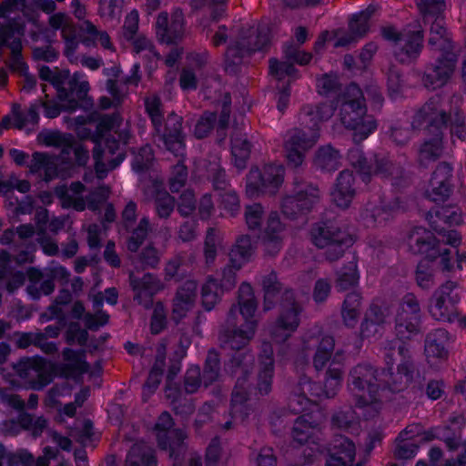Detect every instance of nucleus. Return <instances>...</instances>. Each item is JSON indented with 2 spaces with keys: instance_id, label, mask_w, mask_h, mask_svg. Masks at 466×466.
Here are the masks:
<instances>
[{
  "instance_id": "obj_41",
  "label": "nucleus",
  "mask_w": 466,
  "mask_h": 466,
  "mask_svg": "<svg viewBox=\"0 0 466 466\" xmlns=\"http://www.w3.org/2000/svg\"><path fill=\"white\" fill-rule=\"evenodd\" d=\"M256 249V242L248 234L239 236L229 252V258L242 265L248 263Z\"/></svg>"
},
{
  "instance_id": "obj_5",
  "label": "nucleus",
  "mask_w": 466,
  "mask_h": 466,
  "mask_svg": "<svg viewBox=\"0 0 466 466\" xmlns=\"http://www.w3.org/2000/svg\"><path fill=\"white\" fill-rule=\"evenodd\" d=\"M311 243L323 249V257L329 262L341 258L345 251L352 246V236L343 228L339 219L331 212L325 213L309 229Z\"/></svg>"
},
{
  "instance_id": "obj_38",
  "label": "nucleus",
  "mask_w": 466,
  "mask_h": 466,
  "mask_svg": "<svg viewBox=\"0 0 466 466\" xmlns=\"http://www.w3.org/2000/svg\"><path fill=\"white\" fill-rule=\"evenodd\" d=\"M336 275L335 288L338 291H345L356 287L360 279L357 258L353 257Z\"/></svg>"
},
{
  "instance_id": "obj_8",
  "label": "nucleus",
  "mask_w": 466,
  "mask_h": 466,
  "mask_svg": "<svg viewBox=\"0 0 466 466\" xmlns=\"http://www.w3.org/2000/svg\"><path fill=\"white\" fill-rule=\"evenodd\" d=\"M292 190L283 198L281 212L289 219L295 220L312 211L319 202L321 192L317 184L296 176L292 182Z\"/></svg>"
},
{
  "instance_id": "obj_39",
  "label": "nucleus",
  "mask_w": 466,
  "mask_h": 466,
  "mask_svg": "<svg viewBox=\"0 0 466 466\" xmlns=\"http://www.w3.org/2000/svg\"><path fill=\"white\" fill-rule=\"evenodd\" d=\"M16 374L22 379H34L43 377L46 368V360L40 357L24 358L13 364Z\"/></svg>"
},
{
  "instance_id": "obj_22",
  "label": "nucleus",
  "mask_w": 466,
  "mask_h": 466,
  "mask_svg": "<svg viewBox=\"0 0 466 466\" xmlns=\"http://www.w3.org/2000/svg\"><path fill=\"white\" fill-rule=\"evenodd\" d=\"M337 108L335 100L320 102L318 104H306L301 106L299 120L300 126L307 129L319 132V123L329 120Z\"/></svg>"
},
{
  "instance_id": "obj_57",
  "label": "nucleus",
  "mask_w": 466,
  "mask_h": 466,
  "mask_svg": "<svg viewBox=\"0 0 466 466\" xmlns=\"http://www.w3.org/2000/svg\"><path fill=\"white\" fill-rule=\"evenodd\" d=\"M331 425L341 431H357L359 422L352 409L339 410L331 417Z\"/></svg>"
},
{
  "instance_id": "obj_55",
  "label": "nucleus",
  "mask_w": 466,
  "mask_h": 466,
  "mask_svg": "<svg viewBox=\"0 0 466 466\" xmlns=\"http://www.w3.org/2000/svg\"><path fill=\"white\" fill-rule=\"evenodd\" d=\"M55 195L61 200V205L64 208H74L76 211H84L86 203L82 197H73L68 192L66 185H59L55 187Z\"/></svg>"
},
{
  "instance_id": "obj_1",
  "label": "nucleus",
  "mask_w": 466,
  "mask_h": 466,
  "mask_svg": "<svg viewBox=\"0 0 466 466\" xmlns=\"http://www.w3.org/2000/svg\"><path fill=\"white\" fill-rule=\"evenodd\" d=\"M263 309L270 310L279 299V314L269 328L271 339L283 343L297 330L300 323L302 306L297 301L291 288H284L275 270L262 276Z\"/></svg>"
},
{
  "instance_id": "obj_56",
  "label": "nucleus",
  "mask_w": 466,
  "mask_h": 466,
  "mask_svg": "<svg viewBox=\"0 0 466 466\" xmlns=\"http://www.w3.org/2000/svg\"><path fill=\"white\" fill-rule=\"evenodd\" d=\"M149 231V220L144 217L140 219L137 227L134 228L132 235L128 238L127 248L128 251L137 253L140 246L146 240Z\"/></svg>"
},
{
  "instance_id": "obj_58",
  "label": "nucleus",
  "mask_w": 466,
  "mask_h": 466,
  "mask_svg": "<svg viewBox=\"0 0 466 466\" xmlns=\"http://www.w3.org/2000/svg\"><path fill=\"white\" fill-rule=\"evenodd\" d=\"M155 209L160 218H168L176 206V199L167 191H158L154 200Z\"/></svg>"
},
{
  "instance_id": "obj_26",
  "label": "nucleus",
  "mask_w": 466,
  "mask_h": 466,
  "mask_svg": "<svg viewBox=\"0 0 466 466\" xmlns=\"http://www.w3.org/2000/svg\"><path fill=\"white\" fill-rule=\"evenodd\" d=\"M198 284L194 280H187L177 289L173 299L171 319L178 324L193 308L197 297Z\"/></svg>"
},
{
  "instance_id": "obj_31",
  "label": "nucleus",
  "mask_w": 466,
  "mask_h": 466,
  "mask_svg": "<svg viewBox=\"0 0 466 466\" xmlns=\"http://www.w3.org/2000/svg\"><path fill=\"white\" fill-rule=\"evenodd\" d=\"M310 379L303 376L299 378L298 385L289 397L288 408L294 414L305 411L310 403L308 392L311 390Z\"/></svg>"
},
{
  "instance_id": "obj_6",
  "label": "nucleus",
  "mask_w": 466,
  "mask_h": 466,
  "mask_svg": "<svg viewBox=\"0 0 466 466\" xmlns=\"http://www.w3.org/2000/svg\"><path fill=\"white\" fill-rule=\"evenodd\" d=\"M270 45V29L267 25L243 28L235 44L230 45L225 54V71L236 75L244 58L257 51H264Z\"/></svg>"
},
{
  "instance_id": "obj_4",
  "label": "nucleus",
  "mask_w": 466,
  "mask_h": 466,
  "mask_svg": "<svg viewBox=\"0 0 466 466\" xmlns=\"http://www.w3.org/2000/svg\"><path fill=\"white\" fill-rule=\"evenodd\" d=\"M384 350L388 368L379 370L380 393L386 390L400 392L413 379L415 364L412 355L407 345L400 341H387Z\"/></svg>"
},
{
  "instance_id": "obj_36",
  "label": "nucleus",
  "mask_w": 466,
  "mask_h": 466,
  "mask_svg": "<svg viewBox=\"0 0 466 466\" xmlns=\"http://www.w3.org/2000/svg\"><path fill=\"white\" fill-rule=\"evenodd\" d=\"M397 204L367 207L360 214L367 227H375L390 220L399 209Z\"/></svg>"
},
{
  "instance_id": "obj_10",
  "label": "nucleus",
  "mask_w": 466,
  "mask_h": 466,
  "mask_svg": "<svg viewBox=\"0 0 466 466\" xmlns=\"http://www.w3.org/2000/svg\"><path fill=\"white\" fill-rule=\"evenodd\" d=\"M421 309L413 293H407L400 300L395 316V334L397 339L405 344L422 332Z\"/></svg>"
},
{
  "instance_id": "obj_27",
  "label": "nucleus",
  "mask_w": 466,
  "mask_h": 466,
  "mask_svg": "<svg viewBox=\"0 0 466 466\" xmlns=\"http://www.w3.org/2000/svg\"><path fill=\"white\" fill-rule=\"evenodd\" d=\"M448 207H437L431 208L426 216L431 228L441 238L444 244L457 247L461 243L459 233L448 227Z\"/></svg>"
},
{
  "instance_id": "obj_48",
  "label": "nucleus",
  "mask_w": 466,
  "mask_h": 466,
  "mask_svg": "<svg viewBox=\"0 0 466 466\" xmlns=\"http://www.w3.org/2000/svg\"><path fill=\"white\" fill-rule=\"evenodd\" d=\"M131 262L137 270L155 268L159 263L158 251L152 245H148L140 253L132 256Z\"/></svg>"
},
{
  "instance_id": "obj_62",
  "label": "nucleus",
  "mask_w": 466,
  "mask_h": 466,
  "mask_svg": "<svg viewBox=\"0 0 466 466\" xmlns=\"http://www.w3.org/2000/svg\"><path fill=\"white\" fill-rule=\"evenodd\" d=\"M313 425L305 415L296 419L292 428V438L299 444L306 443L312 435Z\"/></svg>"
},
{
  "instance_id": "obj_14",
  "label": "nucleus",
  "mask_w": 466,
  "mask_h": 466,
  "mask_svg": "<svg viewBox=\"0 0 466 466\" xmlns=\"http://www.w3.org/2000/svg\"><path fill=\"white\" fill-rule=\"evenodd\" d=\"M457 60L455 53L441 54L434 63L428 64L423 71L417 74L421 85L431 91L444 86L455 70Z\"/></svg>"
},
{
  "instance_id": "obj_49",
  "label": "nucleus",
  "mask_w": 466,
  "mask_h": 466,
  "mask_svg": "<svg viewBox=\"0 0 466 466\" xmlns=\"http://www.w3.org/2000/svg\"><path fill=\"white\" fill-rule=\"evenodd\" d=\"M404 79L401 70L394 65L389 66L387 72V91L390 99L396 100L403 96Z\"/></svg>"
},
{
  "instance_id": "obj_30",
  "label": "nucleus",
  "mask_w": 466,
  "mask_h": 466,
  "mask_svg": "<svg viewBox=\"0 0 466 466\" xmlns=\"http://www.w3.org/2000/svg\"><path fill=\"white\" fill-rule=\"evenodd\" d=\"M354 180L352 171L346 169L339 173L335 189L331 194L332 199L338 207L347 208L350 206L355 196Z\"/></svg>"
},
{
  "instance_id": "obj_35",
  "label": "nucleus",
  "mask_w": 466,
  "mask_h": 466,
  "mask_svg": "<svg viewBox=\"0 0 466 466\" xmlns=\"http://www.w3.org/2000/svg\"><path fill=\"white\" fill-rule=\"evenodd\" d=\"M258 303L253 293L250 284L243 282L238 288V307L232 306L236 309V313L239 311L245 320L243 325L248 327V322L256 321L253 317L257 310Z\"/></svg>"
},
{
  "instance_id": "obj_12",
  "label": "nucleus",
  "mask_w": 466,
  "mask_h": 466,
  "mask_svg": "<svg viewBox=\"0 0 466 466\" xmlns=\"http://www.w3.org/2000/svg\"><path fill=\"white\" fill-rule=\"evenodd\" d=\"M165 126L159 124V130L153 127L155 142H161L163 147L176 157H184L186 150V134L183 131V117L175 112L169 113L165 119Z\"/></svg>"
},
{
  "instance_id": "obj_45",
  "label": "nucleus",
  "mask_w": 466,
  "mask_h": 466,
  "mask_svg": "<svg viewBox=\"0 0 466 466\" xmlns=\"http://www.w3.org/2000/svg\"><path fill=\"white\" fill-rule=\"evenodd\" d=\"M436 260L422 258L417 266L415 279L417 285L422 289H430L435 284L434 270Z\"/></svg>"
},
{
  "instance_id": "obj_51",
  "label": "nucleus",
  "mask_w": 466,
  "mask_h": 466,
  "mask_svg": "<svg viewBox=\"0 0 466 466\" xmlns=\"http://www.w3.org/2000/svg\"><path fill=\"white\" fill-rule=\"evenodd\" d=\"M375 12V8L368 6L360 14L354 15L349 22V30L358 38L363 37L369 31V20Z\"/></svg>"
},
{
  "instance_id": "obj_61",
  "label": "nucleus",
  "mask_w": 466,
  "mask_h": 466,
  "mask_svg": "<svg viewBox=\"0 0 466 466\" xmlns=\"http://www.w3.org/2000/svg\"><path fill=\"white\" fill-rule=\"evenodd\" d=\"M231 96L229 93H225L221 102V110L217 123V134L219 140L225 139L227 133L226 130L228 127L229 117L231 113Z\"/></svg>"
},
{
  "instance_id": "obj_43",
  "label": "nucleus",
  "mask_w": 466,
  "mask_h": 466,
  "mask_svg": "<svg viewBox=\"0 0 466 466\" xmlns=\"http://www.w3.org/2000/svg\"><path fill=\"white\" fill-rule=\"evenodd\" d=\"M63 356L65 360L71 361V363L66 364L63 368L66 377H73L76 372L79 374L88 372L90 366L85 360L84 350L77 352L67 348L63 350Z\"/></svg>"
},
{
  "instance_id": "obj_42",
  "label": "nucleus",
  "mask_w": 466,
  "mask_h": 466,
  "mask_svg": "<svg viewBox=\"0 0 466 466\" xmlns=\"http://www.w3.org/2000/svg\"><path fill=\"white\" fill-rule=\"evenodd\" d=\"M341 156L339 151L330 145L320 147L316 152L315 165L317 167L331 172L339 168Z\"/></svg>"
},
{
  "instance_id": "obj_63",
  "label": "nucleus",
  "mask_w": 466,
  "mask_h": 466,
  "mask_svg": "<svg viewBox=\"0 0 466 466\" xmlns=\"http://www.w3.org/2000/svg\"><path fill=\"white\" fill-rule=\"evenodd\" d=\"M244 265L237 262L235 260H231L229 258L228 263L225 266L222 270V278L218 285L225 291H229L233 289L237 283V272L243 267Z\"/></svg>"
},
{
  "instance_id": "obj_20",
  "label": "nucleus",
  "mask_w": 466,
  "mask_h": 466,
  "mask_svg": "<svg viewBox=\"0 0 466 466\" xmlns=\"http://www.w3.org/2000/svg\"><path fill=\"white\" fill-rule=\"evenodd\" d=\"M441 242L432 232L423 227H414L408 234V246L414 255H425L424 258L436 260L441 254Z\"/></svg>"
},
{
  "instance_id": "obj_37",
  "label": "nucleus",
  "mask_w": 466,
  "mask_h": 466,
  "mask_svg": "<svg viewBox=\"0 0 466 466\" xmlns=\"http://www.w3.org/2000/svg\"><path fill=\"white\" fill-rule=\"evenodd\" d=\"M252 145L246 135L234 131L231 135V153L235 166L238 169H244L249 159Z\"/></svg>"
},
{
  "instance_id": "obj_2",
  "label": "nucleus",
  "mask_w": 466,
  "mask_h": 466,
  "mask_svg": "<svg viewBox=\"0 0 466 466\" xmlns=\"http://www.w3.org/2000/svg\"><path fill=\"white\" fill-rule=\"evenodd\" d=\"M450 116L442 106L441 98L438 96L431 97L414 114L411 127L420 129L427 123L425 130L429 137L425 138L417 150V162L420 167L426 168L431 162L438 160L444 149L443 130L447 128Z\"/></svg>"
},
{
  "instance_id": "obj_40",
  "label": "nucleus",
  "mask_w": 466,
  "mask_h": 466,
  "mask_svg": "<svg viewBox=\"0 0 466 466\" xmlns=\"http://www.w3.org/2000/svg\"><path fill=\"white\" fill-rule=\"evenodd\" d=\"M221 374V362L219 353L215 349L208 351L203 371L201 372L203 385L205 388L212 385L218 380Z\"/></svg>"
},
{
  "instance_id": "obj_28",
  "label": "nucleus",
  "mask_w": 466,
  "mask_h": 466,
  "mask_svg": "<svg viewBox=\"0 0 466 466\" xmlns=\"http://www.w3.org/2000/svg\"><path fill=\"white\" fill-rule=\"evenodd\" d=\"M427 25H430L429 46L434 51H440L441 54L455 53L454 43L445 27L444 16L432 19Z\"/></svg>"
},
{
  "instance_id": "obj_9",
  "label": "nucleus",
  "mask_w": 466,
  "mask_h": 466,
  "mask_svg": "<svg viewBox=\"0 0 466 466\" xmlns=\"http://www.w3.org/2000/svg\"><path fill=\"white\" fill-rule=\"evenodd\" d=\"M348 157L365 182L370 181L372 175L390 179L401 178L404 175L403 167L383 152L374 153L368 158L360 148L355 147L349 151Z\"/></svg>"
},
{
  "instance_id": "obj_59",
  "label": "nucleus",
  "mask_w": 466,
  "mask_h": 466,
  "mask_svg": "<svg viewBox=\"0 0 466 466\" xmlns=\"http://www.w3.org/2000/svg\"><path fill=\"white\" fill-rule=\"evenodd\" d=\"M118 118L119 116L117 114L103 116L96 125V133L91 135L90 131L84 129L83 134H81V137H90L91 140H94V138L103 139L104 137H106V133L109 132L111 129L114 128Z\"/></svg>"
},
{
  "instance_id": "obj_47",
  "label": "nucleus",
  "mask_w": 466,
  "mask_h": 466,
  "mask_svg": "<svg viewBox=\"0 0 466 466\" xmlns=\"http://www.w3.org/2000/svg\"><path fill=\"white\" fill-rule=\"evenodd\" d=\"M335 339L332 336H324L319 342L313 357V366L316 370H322L331 358L334 350Z\"/></svg>"
},
{
  "instance_id": "obj_11",
  "label": "nucleus",
  "mask_w": 466,
  "mask_h": 466,
  "mask_svg": "<svg viewBox=\"0 0 466 466\" xmlns=\"http://www.w3.org/2000/svg\"><path fill=\"white\" fill-rule=\"evenodd\" d=\"M460 300L456 283L447 281L434 291L431 299L430 313L437 320L453 322L460 315Z\"/></svg>"
},
{
  "instance_id": "obj_15",
  "label": "nucleus",
  "mask_w": 466,
  "mask_h": 466,
  "mask_svg": "<svg viewBox=\"0 0 466 466\" xmlns=\"http://www.w3.org/2000/svg\"><path fill=\"white\" fill-rule=\"evenodd\" d=\"M257 321L248 322V327L241 324L237 325L236 309L231 308L228 314L226 325L219 333L220 345L224 349H230L236 351L248 350L247 345L255 334Z\"/></svg>"
},
{
  "instance_id": "obj_34",
  "label": "nucleus",
  "mask_w": 466,
  "mask_h": 466,
  "mask_svg": "<svg viewBox=\"0 0 466 466\" xmlns=\"http://www.w3.org/2000/svg\"><path fill=\"white\" fill-rule=\"evenodd\" d=\"M66 85V86H65V89L67 96L64 102H67V109L73 111L80 106V101H85L86 99L89 84L87 81L80 82L79 76L76 73L73 76H69Z\"/></svg>"
},
{
  "instance_id": "obj_17",
  "label": "nucleus",
  "mask_w": 466,
  "mask_h": 466,
  "mask_svg": "<svg viewBox=\"0 0 466 466\" xmlns=\"http://www.w3.org/2000/svg\"><path fill=\"white\" fill-rule=\"evenodd\" d=\"M283 183V171L275 166H267L260 171L252 167L247 175L246 193L254 198L259 194L274 195Z\"/></svg>"
},
{
  "instance_id": "obj_60",
  "label": "nucleus",
  "mask_w": 466,
  "mask_h": 466,
  "mask_svg": "<svg viewBox=\"0 0 466 466\" xmlns=\"http://www.w3.org/2000/svg\"><path fill=\"white\" fill-rule=\"evenodd\" d=\"M218 123L216 112L205 111L197 121L194 135L198 139L207 137Z\"/></svg>"
},
{
  "instance_id": "obj_18",
  "label": "nucleus",
  "mask_w": 466,
  "mask_h": 466,
  "mask_svg": "<svg viewBox=\"0 0 466 466\" xmlns=\"http://www.w3.org/2000/svg\"><path fill=\"white\" fill-rule=\"evenodd\" d=\"M185 34V18L181 9L171 14L170 20L167 12H161L156 22V35L159 43L177 45L182 41Z\"/></svg>"
},
{
  "instance_id": "obj_13",
  "label": "nucleus",
  "mask_w": 466,
  "mask_h": 466,
  "mask_svg": "<svg viewBox=\"0 0 466 466\" xmlns=\"http://www.w3.org/2000/svg\"><path fill=\"white\" fill-rule=\"evenodd\" d=\"M319 137L317 130L293 128L288 133L284 147L289 167L298 168L305 158V153L314 147Z\"/></svg>"
},
{
  "instance_id": "obj_52",
  "label": "nucleus",
  "mask_w": 466,
  "mask_h": 466,
  "mask_svg": "<svg viewBox=\"0 0 466 466\" xmlns=\"http://www.w3.org/2000/svg\"><path fill=\"white\" fill-rule=\"evenodd\" d=\"M274 375V361L271 358H267V361L262 366L258 374V382L256 390L261 396L268 395L272 389V379Z\"/></svg>"
},
{
  "instance_id": "obj_64",
  "label": "nucleus",
  "mask_w": 466,
  "mask_h": 466,
  "mask_svg": "<svg viewBox=\"0 0 466 466\" xmlns=\"http://www.w3.org/2000/svg\"><path fill=\"white\" fill-rule=\"evenodd\" d=\"M8 48L11 50V61L9 63V67L13 71L19 72L21 75L24 72H26L27 66L26 64L23 61L22 58V42L21 39L14 38L9 44Z\"/></svg>"
},
{
  "instance_id": "obj_23",
  "label": "nucleus",
  "mask_w": 466,
  "mask_h": 466,
  "mask_svg": "<svg viewBox=\"0 0 466 466\" xmlns=\"http://www.w3.org/2000/svg\"><path fill=\"white\" fill-rule=\"evenodd\" d=\"M356 455L354 442L348 437L335 434L329 444L326 466H352Z\"/></svg>"
},
{
  "instance_id": "obj_21",
  "label": "nucleus",
  "mask_w": 466,
  "mask_h": 466,
  "mask_svg": "<svg viewBox=\"0 0 466 466\" xmlns=\"http://www.w3.org/2000/svg\"><path fill=\"white\" fill-rule=\"evenodd\" d=\"M452 167L448 162H441L432 172L429 188L425 195L431 201H446L452 192Z\"/></svg>"
},
{
  "instance_id": "obj_19",
  "label": "nucleus",
  "mask_w": 466,
  "mask_h": 466,
  "mask_svg": "<svg viewBox=\"0 0 466 466\" xmlns=\"http://www.w3.org/2000/svg\"><path fill=\"white\" fill-rule=\"evenodd\" d=\"M284 225L278 212L269 213L263 231L258 237L260 248L265 258H275L284 244Z\"/></svg>"
},
{
  "instance_id": "obj_53",
  "label": "nucleus",
  "mask_w": 466,
  "mask_h": 466,
  "mask_svg": "<svg viewBox=\"0 0 466 466\" xmlns=\"http://www.w3.org/2000/svg\"><path fill=\"white\" fill-rule=\"evenodd\" d=\"M129 285L132 289L147 291H159L162 289L160 279L151 273H146L142 278H138L131 271L129 273Z\"/></svg>"
},
{
  "instance_id": "obj_32",
  "label": "nucleus",
  "mask_w": 466,
  "mask_h": 466,
  "mask_svg": "<svg viewBox=\"0 0 466 466\" xmlns=\"http://www.w3.org/2000/svg\"><path fill=\"white\" fill-rule=\"evenodd\" d=\"M450 340L449 333L444 329H436L428 333L425 339V354L428 358L443 359L447 357L446 346Z\"/></svg>"
},
{
  "instance_id": "obj_33",
  "label": "nucleus",
  "mask_w": 466,
  "mask_h": 466,
  "mask_svg": "<svg viewBox=\"0 0 466 466\" xmlns=\"http://www.w3.org/2000/svg\"><path fill=\"white\" fill-rule=\"evenodd\" d=\"M127 466H157L156 451L144 442L131 446L126 461Z\"/></svg>"
},
{
  "instance_id": "obj_54",
  "label": "nucleus",
  "mask_w": 466,
  "mask_h": 466,
  "mask_svg": "<svg viewBox=\"0 0 466 466\" xmlns=\"http://www.w3.org/2000/svg\"><path fill=\"white\" fill-rule=\"evenodd\" d=\"M55 195L61 200V205L64 208H74L76 211H84L86 203L82 197H73L68 192L66 185H59L55 187Z\"/></svg>"
},
{
  "instance_id": "obj_50",
  "label": "nucleus",
  "mask_w": 466,
  "mask_h": 466,
  "mask_svg": "<svg viewBox=\"0 0 466 466\" xmlns=\"http://www.w3.org/2000/svg\"><path fill=\"white\" fill-rule=\"evenodd\" d=\"M417 5L422 15L424 25L439 16H444L445 0H419Z\"/></svg>"
},
{
  "instance_id": "obj_25",
  "label": "nucleus",
  "mask_w": 466,
  "mask_h": 466,
  "mask_svg": "<svg viewBox=\"0 0 466 466\" xmlns=\"http://www.w3.org/2000/svg\"><path fill=\"white\" fill-rule=\"evenodd\" d=\"M175 422L170 413L163 411L157 418L154 426L158 447L161 450H167L173 444L185 441L187 438V433L182 429H175Z\"/></svg>"
},
{
  "instance_id": "obj_7",
  "label": "nucleus",
  "mask_w": 466,
  "mask_h": 466,
  "mask_svg": "<svg viewBox=\"0 0 466 466\" xmlns=\"http://www.w3.org/2000/svg\"><path fill=\"white\" fill-rule=\"evenodd\" d=\"M378 379L379 370L369 362H360L350 370L347 388L356 407L380 405L382 396Z\"/></svg>"
},
{
  "instance_id": "obj_46",
  "label": "nucleus",
  "mask_w": 466,
  "mask_h": 466,
  "mask_svg": "<svg viewBox=\"0 0 466 466\" xmlns=\"http://www.w3.org/2000/svg\"><path fill=\"white\" fill-rule=\"evenodd\" d=\"M145 111L150 118L153 127L159 130V124L165 121L163 103L160 96L157 94L146 96L144 98Z\"/></svg>"
},
{
  "instance_id": "obj_44",
  "label": "nucleus",
  "mask_w": 466,
  "mask_h": 466,
  "mask_svg": "<svg viewBox=\"0 0 466 466\" xmlns=\"http://www.w3.org/2000/svg\"><path fill=\"white\" fill-rule=\"evenodd\" d=\"M224 292L225 290L218 285V279L209 277L201 289L202 306L204 309L208 311L213 309Z\"/></svg>"
},
{
  "instance_id": "obj_16",
  "label": "nucleus",
  "mask_w": 466,
  "mask_h": 466,
  "mask_svg": "<svg viewBox=\"0 0 466 466\" xmlns=\"http://www.w3.org/2000/svg\"><path fill=\"white\" fill-rule=\"evenodd\" d=\"M102 140L97 138L92 140L95 144L92 150L95 169L99 178L105 177L109 170L118 167L126 157L124 151H120L116 157H112L120 147L119 140L114 136L108 135L104 137V146Z\"/></svg>"
},
{
  "instance_id": "obj_29",
  "label": "nucleus",
  "mask_w": 466,
  "mask_h": 466,
  "mask_svg": "<svg viewBox=\"0 0 466 466\" xmlns=\"http://www.w3.org/2000/svg\"><path fill=\"white\" fill-rule=\"evenodd\" d=\"M403 45L395 51V57L402 64H409L420 56L424 42L422 30L408 31L403 34Z\"/></svg>"
},
{
  "instance_id": "obj_24",
  "label": "nucleus",
  "mask_w": 466,
  "mask_h": 466,
  "mask_svg": "<svg viewBox=\"0 0 466 466\" xmlns=\"http://www.w3.org/2000/svg\"><path fill=\"white\" fill-rule=\"evenodd\" d=\"M255 357L249 350L236 351L225 363V371L230 377L236 379L238 387L249 384L248 379L253 373Z\"/></svg>"
},
{
  "instance_id": "obj_3",
  "label": "nucleus",
  "mask_w": 466,
  "mask_h": 466,
  "mask_svg": "<svg viewBox=\"0 0 466 466\" xmlns=\"http://www.w3.org/2000/svg\"><path fill=\"white\" fill-rule=\"evenodd\" d=\"M339 103L340 122L346 128L354 131L355 143H360L377 128L374 116L367 114L363 92L356 83L348 85L338 96L335 104L338 106Z\"/></svg>"
}]
</instances>
